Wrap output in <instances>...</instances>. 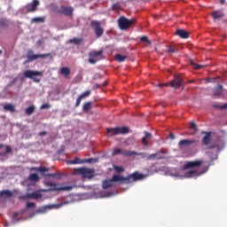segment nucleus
<instances>
[{"label": "nucleus", "mask_w": 227, "mask_h": 227, "mask_svg": "<svg viewBox=\"0 0 227 227\" xmlns=\"http://www.w3.org/2000/svg\"><path fill=\"white\" fill-rule=\"evenodd\" d=\"M38 6H40V1L33 0L32 3L26 5V10L28 13H31L33 12H36V8H38Z\"/></svg>", "instance_id": "obj_17"}, {"label": "nucleus", "mask_w": 227, "mask_h": 227, "mask_svg": "<svg viewBox=\"0 0 227 227\" xmlns=\"http://www.w3.org/2000/svg\"><path fill=\"white\" fill-rule=\"evenodd\" d=\"M46 187H51L48 190L43 191V192H52L54 191H72V186H59V184L52 183V182H46Z\"/></svg>", "instance_id": "obj_6"}, {"label": "nucleus", "mask_w": 227, "mask_h": 227, "mask_svg": "<svg viewBox=\"0 0 227 227\" xmlns=\"http://www.w3.org/2000/svg\"><path fill=\"white\" fill-rule=\"evenodd\" d=\"M115 59L116 61H118V63H123L125 59H129V55H121L120 53H117L115 55Z\"/></svg>", "instance_id": "obj_25"}, {"label": "nucleus", "mask_w": 227, "mask_h": 227, "mask_svg": "<svg viewBox=\"0 0 227 227\" xmlns=\"http://www.w3.org/2000/svg\"><path fill=\"white\" fill-rule=\"evenodd\" d=\"M205 136L202 138V143L206 146H207V150H214L215 149L216 152H221L224 145L221 140H217L215 144L210 145V141H212V133L211 132H205Z\"/></svg>", "instance_id": "obj_2"}, {"label": "nucleus", "mask_w": 227, "mask_h": 227, "mask_svg": "<svg viewBox=\"0 0 227 227\" xmlns=\"http://www.w3.org/2000/svg\"><path fill=\"white\" fill-rule=\"evenodd\" d=\"M84 162H93V158L87 159Z\"/></svg>", "instance_id": "obj_54"}, {"label": "nucleus", "mask_w": 227, "mask_h": 227, "mask_svg": "<svg viewBox=\"0 0 227 227\" xmlns=\"http://www.w3.org/2000/svg\"><path fill=\"white\" fill-rule=\"evenodd\" d=\"M200 166H203V160H197L186 162L184 165L183 168L184 169H195V168H200Z\"/></svg>", "instance_id": "obj_13"}, {"label": "nucleus", "mask_w": 227, "mask_h": 227, "mask_svg": "<svg viewBox=\"0 0 227 227\" xmlns=\"http://www.w3.org/2000/svg\"><path fill=\"white\" fill-rule=\"evenodd\" d=\"M82 101V99L80 98V96L77 98L74 107H79V106H81V102Z\"/></svg>", "instance_id": "obj_47"}, {"label": "nucleus", "mask_w": 227, "mask_h": 227, "mask_svg": "<svg viewBox=\"0 0 227 227\" xmlns=\"http://www.w3.org/2000/svg\"><path fill=\"white\" fill-rule=\"evenodd\" d=\"M104 54V50H100L98 51H93L89 53V63L90 65H95L98 61H99L100 56Z\"/></svg>", "instance_id": "obj_9"}, {"label": "nucleus", "mask_w": 227, "mask_h": 227, "mask_svg": "<svg viewBox=\"0 0 227 227\" xmlns=\"http://www.w3.org/2000/svg\"><path fill=\"white\" fill-rule=\"evenodd\" d=\"M3 146H4L3 144H0V150L1 148H3Z\"/></svg>", "instance_id": "obj_57"}, {"label": "nucleus", "mask_w": 227, "mask_h": 227, "mask_svg": "<svg viewBox=\"0 0 227 227\" xmlns=\"http://www.w3.org/2000/svg\"><path fill=\"white\" fill-rule=\"evenodd\" d=\"M41 109H51V105L45 103L41 106Z\"/></svg>", "instance_id": "obj_48"}, {"label": "nucleus", "mask_w": 227, "mask_h": 227, "mask_svg": "<svg viewBox=\"0 0 227 227\" xmlns=\"http://www.w3.org/2000/svg\"><path fill=\"white\" fill-rule=\"evenodd\" d=\"M194 143H196V140L192 139H183L181 141H179L178 145L181 148V146H189L190 145H194Z\"/></svg>", "instance_id": "obj_21"}, {"label": "nucleus", "mask_w": 227, "mask_h": 227, "mask_svg": "<svg viewBox=\"0 0 227 227\" xmlns=\"http://www.w3.org/2000/svg\"><path fill=\"white\" fill-rule=\"evenodd\" d=\"M216 90H218V91H220V92L223 93V85L218 84V85H217V88H216Z\"/></svg>", "instance_id": "obj_50"}, {"label": "nucleus", "mask_w": 227, "mask_h": 227, "mask_svg": "<svg viewBox=\"0 0 227 227\" xmlns=\"http://www.w3.org/2000/svg\"><path fill=\"white\" fill-rule=\"evenodd\" d=\"M84 162L82 160L78 157H74V160L67 161V164H82Z\"/></svg>", "instance_id": "obj_34"}, {"label": "nucleus", "mask_w": 227, "mask_h": 227, "mask_svg": "<svg viewBox=\"0 0 227 227\" xmlns=\"http://www.w3.org/2000/svg\"><path fill=\"white\" fill-rule=\"evenodd\" d=\"M125 155H129V157H132V155H139L141 159H146L147 160H155V158L157 157V153L147 155L146 153H137L135 151H130V153H126Z\"/></svg>", "instance_id": "obj_11"}, {"label": "nucleus", "mask_w": 227, "mask_h": 227, "mask_svg": "<svg viewBox=\"0 0 227 227\" xmlns=\"http://www.w3.org/2000/svg\"><path fill=\"white\" fill-rule=\"evenodd\" d=\"M69 43H74V45H81L82 43V38H73L69 40Z\"/></svg>", "instance_id": "obj_33"}, {"label": "nucleus", "mask_w": 227, "mask_h": 227, "mask_svg": "<svg viewBox=\"0 0 227 227\" xmlns=\"http://www.w3.org/2000/svg\"><path fill=\"white\" fill-rule=\"evenodd\" d=\"M90 95H91V90H87V91L83 92L82 94H81L79 97L82 100L83 98H86L87 97H90Z\"/></svg>", "instance_id": "obj_39"}, {"label": "nucleus", "mask_w": 227, "mask_h": 227, "mask_svg": "<svg viewBox=\"0 0 227 227\" xmlns=\"http://www.w3.org/2000/svg\"><path fill=\"white\" fill-rule=\"evenodd\" d=\"M144 178L145 175L139 174V172H134L126 177L121 175H114L111 179L102 182V187L103 189H110V187H116V184L119 185H121V184H132V182H139Z\"/></svg>", "instance_id": "obj_1"}, {"label": "nucleus", "mask_w": 227, "mask_h": 227, "mask_svg": "<svg viewBox=\"0 0 227 227\" xmlns=\"http://www.w3.org/2000/svg\"><path fill=\"white\" fill-rule=\"evenodd\" d=\"M112 10H121V5L119 3H115L112 5Z\"/></svg>", "instance_id": "obj_44"}, {"label": "nucleus", "mask_w": 227, "mask_h": 227, "mask_svg": "<svg viewBox=\"0 0 227 227\" xmlns=\"http://www.w3.org/2000/svg\"><path fill=\"white\" fill-rule=\"evenodd\" d=\"M43 73L41 71L27 70L24 72V77L27 79H32L34 82H40V79L35 77H42Z\"/></svg>", "instance_id": "obj_8"}, {"label": "nucleus", "mask_w": 227, "mask_h": 227, "mask_svg": "<svg viewBox=\"0 0 227 227\" xmlns=\"http://www.w3.org/2000/svg\"><path fill=\"white\" fill-rule=\"evenodd\" d=\"M212 17L215 20L223 19V17H224V14H223L222 12H219V11H215L212 12Z\"/></svg>", "instance_id": "obj_31"}, {"label": "nucleus", "mask_w": 227, "mask_h": 227, "mask_svg": "<svg viewBox=\"0 0 227 227\" xmlns=\"http://www.w3.org/2000/svg\"><path fill=\"white\" fill-rule=\"evenodd\" d=\"M42 196V193L38 192H34L32 193H27V195L20 196V200H40Z\"/></svg>", "instance_id": "obj_16"}, {"label": "nucleus", "mask_w": 227, "mask_h": 227, "mask_svg": "<svg viewBox=\"0 0 227 227\" xmlns=\"http://www.w3.org/2000/svg\"><path fill=\"white\" fill-rule=\"evenodd\" d=\"M145 136L142 138L144 146H148V139H152V133L145 131Z\"/></svg>", "instance_id": "obj_23"}, {"label": "nucleus", "mask_w": 227, "mask_h": 227, "mask_svg": "<svg viewBox=\"0 0 227 227\" xmlns=\"http://www.w3.org/2000/svg\"><path fill=\"white\" fill-rule=\"evenodd\" d=\"M226 3V0H221V4H224Z\"/></svg>", "instance_id": "obj_56"}, {"label": "nucleus", "mask_w": 227, "mask_h": 227, "mask_svg": "<svg viewBox=\"0 0 227 227\" xmlns=\"http://www.w3.org/2000/svg\"><path fill=\"white\" fill-rule=\"evenodd\" d=\"M0 27H8V20H0Z\"/></svg>", "instance_id": "obj_41"}, {"label": "nucleus", "mask_w": 227, "mask_h": 227, "mask_svg": "<svg viewBox=\"0 0 227 227\" xmlns=\"http://www.w3.org/2000/svg\"><path fill=\"white\" fill-rule=\"evenodd\" d=\"M59 13L67 15V17H72V15L74 14V8L62 5L59 11Z\"/></svg>", "instance_id": "obj_18"}, {"label": "nucleus", "mask_w": 227, "mask_h": 227, "mask_svg": "<svg viewBox=\"0 0 227 227\" xmlns=\"http://www.w3.org/2000/svg\"><path fill=\"white\" fill-rule=\"evenodd\" d=\"M107 85V82H104L102 84H101V86H104V87H106Z\"/></svg>", "instance_id": "obj_55"}, {"label": "nucleus", "mask_w": 227, "mask_h": 227, "mask_svg": "<svg viewBox=\"0 0 227 227\" xmlns=\"http://www.w3.org/2000/svg\"><path fill=\"white\" fill-rule=\"evenodd\" d=\"M59 74L61 75H63L66 79H67V77L70 75L71 74V71H70V68L69 67H62L60 70H59Z\"/></svg>", "instance_id": "obj_24"}, {"label": "nucleus", "mask_w": 227, "mask_h": 227, "mask_svg": "<svg viewBox=\"0 0 227 227\" xmlns=\"http://www.w3.org/2000/svg\"><path fill=\"white\" fill-rule=\"evenodd\" d=\"M13 197V192L10 190H3L0 191V198H4V200H8Z\"/></svg>", "instance_id": "obj_19"}, {"label": "nucleus", "mask_w": 227, "mask_h": 227, "mask_svg": "<svg viewBox=\"0 0 227 227\" xmlns=\"http://www.w3.org/2000/svg\"><path fill=\"white\" fill-rule=\"evenodd\" d=\"M190 129L195 131L193 134H196V132H198V125H196V122L192 121L190 123Z\"/></svg>", "instance_id": "obj_40"}, {"label": "nucleus", "mask_w": 227, "mask_h": 227, "mask_svg": "<svg viewBox=\"0 0 227 227\" xmlns=\"http://www.w3.org/2000/svg\"><path fill=\"white\" fill-rule=\"evenodd\" d=\"M51 56V53H43V54H34L33 50H30L27 51V61H36V59H43V58H49Z\"/></svg>", "instance_id": "obj_10"}, {"label": "nucleus", "mask_w": 227, "mask_h": 227, "mask_svg": "<svg viewBox=\"0 0 227 227\" xmlns=\"http://www.w3.org/2000/svg\"><path fill=\"white\" fill-rule=\"evenodd\" d=\"M223 92L217 90V89H215L214 93H213V97H221Z\"/></svg>", "instance_id": "obj_45"}, {"label": "nucleus", "mask_w": 227, "mask_h": 227, "mask_svg": "<svg viewBox=\"0 0 227 227\" xmlns=\"http://www.w3.org/2000/svg\"><path fill=\"white\" fill-rule=\"evenodd\" d=\"M36 207V204L34 202H27V208H35Z\"/></svg>", "instance_id": "obj_46"}, {"label": "nucleus", "mask_w": 227, "mask_h": 227, "mask_svg": "<svg viewBox=\"0 0 227 227\" xmlns=\"http://www.w3.org/2000/svg\"><path fill=\"white\" fill-rule=\"evenodd\" d=\"M78 173H80L83 178H93L95 171L93 169L83 168L78 169Z\"/></svg>", "instance_id": "obj_15"}, {"label": "nucleus", "mask_w": 227, "mask_h": 227, "mask_svg": "<svg viewBox=\"0 0 227 227\" xmlns=\"http://www.w3.org/2000/svg\"><path fill=\"white\" fill-rule=\"evenodd\" d=\"M4 111H9L10 113H15V106L12 104H7L4 106Z\"/></svg>", "instance_id": "obj_27"}, {"label": "nucleus", "mask_w": 227, "mask_h": 227, "mask_svg": "<svg viewBox=\"0 0 227 227\" xmlns=\"http://www.w3.org/2000/svg\"><path fill=\"white\" fill-rule=\"evenodd\" d=\"M102 85L98 84V83H96L93 87L94 90H97L98 88H101Z\"/></svg>", "instance_id": "obj_51"}, {"label": "nucleus", "mask_w": 227, "mask_h": 227, "mask_svg": "<svg viewBox=\"0 0 227 227\" xmlns=\"http://www.w3.org/2000/svg\"><path fill=\"white\" fill-rule=\"evenodd\" d=\"M51 208H54V205H48V206H43L39 209V212L41 214H45L47 210H51Z\"/></svg>", "instance_id": "obj_30"}, {"label": "nucleus", "mask_w": 227, "mask_h": 227, "mask_svg": "<svg viewBox=\"0 0 227 227\" xmlns=\"http://www.w3.org/2000/svg\"><path fill=\"white\" fill-rule=\"evenodd\" d=\"M5 150V152L0 153L1 157H4V155H8V153H12V147L10 145H6Z\"/></svg>", "instance_id": "obj_35"}, {"label": "nucleus", "mask_w": 227, "mask_h": 227, "mask_svg": "<svg viewBox=\"0 0 227 227\" xmlns=\"http://www.w3.org/2000/svg\"><path fill=\"white\" fill-rule=\"evenodd\" d=\"M90 26L94 29V33H95L97 38H100V36H102V35H104V28H102V27H100V21L92 20L90 22Z\"/></svg>", "instance_id": "obj_12"}, {"label": "nucleus", "mask_w": 227, "mask_h": 227, "mask_svg": "<svg viewBox=\"0 0 227 227\" xmlns=\"http://www.w3.org/2000/svg\"><path fill=\"white\" fill-rule=\"evenodd\" d=\"M212 106L215 109H221V111H224V109H227V104H224L223 106H219L218 104H213Z\"/></svg>", "instance_id": "obj_37"}, {"label": "nucleus", "mask_w": 227, "mask_h": 227, "mask_svg": "<svg viewBox=\"0 0 227 227\" xmlns=\"http://www.w3.org/2000/svg\"><path fill=\"white\" fill-rule=\"evenodd\" d=\"M39 136H47V131L39 132Z\"/></svg>", "instance_id": "obj_52"}, {"label": "nucleus", "mask_w": 227, "mask_h": 227, "mask_svg": "<svg viewBox=\"0 0 227 227\" xmlns=\"http://www.w3.org/2000/svg\"><path fill=\"white\" fill-rule=\"evenodd\" d=\"M35 109L36 108L35 107V106H30L27 108H26L25 113L27 116H31V114L35 113Z\"/></svg>", "instance_id": "obj_29"}, {"label": "nucleus", "mask_w": 227, "mask_h": 227, "mask_svg": "<svg viewBox=\"0 0 227 227\" xmlns=\"http://www.w3.org/2000/svg\"><path fill=\"white\" fill-rule=\"evenodd\" d=\"M158 159H162V158H158Z\"/></svg>", "instance_id": "obj_60"}, {"label": "nucleus", "mask_w": 227, "mask_h": 227, "mask_svg": "<svg viewBox=\"0 0 227 227\" xmlns=\"http://www.w3.org/2000/svg\"><path fill=\"white\" fill-rule=\"evenodd\" d=\"M31 171H37L38 173H41L42 176H52V178H61V174L59 173L45 174L49 171V168L47 167H33L31 168Z\"/></svg>", "instance_id": "obj_7"}, {"label": "nucleus", "mask_w": 227, "mask_h": 227, "mask_svg": "<svg viewBox=\"0 0 227 227\" xmlns=\"http://www.w3.org/2000/svg\"><path fill=\"white\" fill-rule=\"evenodd\" d=\"M176 35L183 39L189 38V32L185 31V29H177Z\"/></svg>", "instance_id": "obj_22"}, {"label": "nucleus", "mask_w": 227, "mask_h": 227, "mask_svg": "<svg viewBox=\"0 0 227 227\" xmlns=\"http://www.w3.org/2000/svg\"><path fill=\"white\" fill-rule=\"evenodd\" d=\"M91 106H93V102H91V101H88V102L84 103L82 106L83 113H88V111H90L91 109Z\"/></svg>", "instance_id": "obj_26"}, {"label": "nucleus", "mask_w": 227, "mask_h": 227, "mask_svg": "<svg viewBox=\"0 0 227 227\" xmlns=\"http://www.w3.org/2000/svg\"><path fill=\"white\" fill-rule=\"evenodd\" d=\"M182 84H184V80L182 79V76L180 74H176L175 75L174 79L170 82V83H160L157 85V87L164 88V86L171 85L172 88L178 90V88H180Z\"/></svg>", "instance_id": "obj_4"}, {"label": "nucleus", "mask_w": 227, "mask_h": 227, "mask_svg": "<svg viewBox=\"0 0 227 227\" xmlns=\"http://www.w3.org/2000/svg\"><path fill=\"white\" fill-rule=\"evenodd\" d=\"M14 215H18V214H17V213H15V214H14Z\"/></svg>", "instance_id": "obj_58"}, {"label": "nucleus", "mask_w": 227, "mask_h": 227, "mask_svg": "<svg viewBox=\"0 0 227 227\" xmlns=\"http://www.w3.org/2000/svg\"><path fill=\"white\" fill-rule=\"evenodd\" d=\"M191 65H192V67H193V68H195V70H201V68H203L205 67V66L195 64L194 62H191Z\"/></svg>", "instance_id": "obj_42"}, {"label": "nucleus", "mask_w": 227, "mask_h": 227, "mask_svg": "<svg viewBox=\"0 0 227 227\" xmlns=\"http://www.w3.org/2000/svg\"><path fill=\"white\" fill-rule=\"evenodd\" d=\"M1 52H2V51H0V54H1Z\"/></svg>", "instance_id": "obj_59"}, {"label": "nucleus", "mask_w": 227, "mask_h": 227, "mask_svg": "<svg viewBox=\"0 0 227 227\" xmlns=\"http://www.w3.org/2000/svg\"><path fill=\"white\" fill-rule=\"evenodd\" d=\"M29 180L31 182H38L40 180V176H38L36 174H30Z\"/></svg>", "instance_id": "obj_36"}, {"label": "nucleus", "mask_w": 227, "mask_h": 227, "mask_svg": "<svg viewBox=\"0 0 227 227\" xmlns=\"http://www.w3.org/2000/svg\"><path fill=\"white\" fill-rule=\"evenodd\" d=\"M32 23L40 24L42 22H45V17H36L33 18L31 20Z\"/></svg>", "instance_id": "obj_32"}, {"label": "nucleus", "mask_w": 227, "mask_h": 227, "mask_svg": "<svg viewBox=\"0 0 227 227\" xmlns=\"http://www.w3.org/2000/svg\"><path fill=\"white\" fill-rule=\"evenodd\" d=\"M140 42H143L144 43H148L149 45H152V42L150 41V39H148V36H146V35H143L140 38Z\"/></svg>", "instance_id": "obj_38"}, {"label": "nucleus", "mask_w": 227, "mask_h": 227, "mask_svg": "<svg viewBox=\"0 0 227 227\" xmlns=\"http://www.w3.org/2000/svg\"><path fill=\"white\" fill-rule=\"evenodd\" d=\"M178 51V47L171 45L168 46L167 52H168V54H176Z\"/></svg>", "instance_id": "obj_28"}, {"label": "nucleus", "mask_w": 227, "mask_h": 227, "mask_svg": "<svg viewBox=\"0 0 227 227\" xmlns=\"http://www.w3.org/2000/svg\"><path fill=\"white\" fill-rule=\"evenodd\" d=\"M114 170L116 173H123L125 171V168L123 167L114 166Z\"/></svg>", "instance_id": "obj_43"}, {"label": "nucleus", "mask_w": 227, "mask_h": 227, "mask_svg": "<svg viewBox=\"0 0 227 227\" xmlns=\"http://www.w3.org/2000/svg\"><path fill=\"white\" fill-rule=\"evenodd\" d=\"M131 151H123L121 148H115L112 155H124V157H130V155H127L126 153H130Z\"/></svg>", "instance_id": "obj_20"}, {"label": "nucleus", "mask_w": 227, "mask_h": 227, "mask_svg": "<svg viewBox=\"0 0 227 227\" xmlns=\"http://www.w3.org/2000/svg\"><path fill=\"white\" fill-rule=\"evenodd\" d=\"M207 171L205 170H190L185 174L186 178H198V176H201V175H205Z\"/></svg>", "instance_id": "obj_14"}, {"label": "nucleus", "mask_w": 227, "mask_h": 227, "mask_svg": "<svg viewBox=\"0 0 227 227\" xmlns=\"http://www.w3.org/2000/svg\"><path fill=\"white\" fill-rule=\"evenodd\" d=\"M106 132L108 137H113V136H118L120 134L125 135L130 132L129 127H122V128H107Z\"/></svg>", "instance_id": "obj_5"}, {"label": "nucleus", "mask_w": 227, "mask_h": 227, "mask_svg": "<svg viewBox=\"0 0 227 227\" xmlns=\"http://www.w3.org/2000/svg\"><path fill=\"white\" fill-rule=\"evenodd\" d=\"M168 137H170L172 140L175 139V134L169 133Z\"/></svg>", "instance_id": "obj_53"}, {"label": "nucleus", "mask_w": 227, "mask_h": 227, "mask_svg": "<svg viewBox=\"0 0 227 227\" xmlns=\"http://www.w3.org/2000/svg\"><path fill=\"white\" fill-rule=\"evenodd\" d=\"M206 82H214L215 81V78H206Z\"/></svg>", "instance_id": "obj_49"}, {"label": "nucleus", "mask_w": 227, "mask_h": 227, "mask_svg": "<svg viewBox=\"0 0 227 227\" xmlns=\"http://www.w3.org/2000/svg\"><path fill=\"white\" fill-rule=\"evenodd\" d=\"M136 24V19L129 20L125 16H121L118 20V26L121 31H126L129 27H132Z\"/></svg>", "instance_id": "obj_3"}]
</instances>
